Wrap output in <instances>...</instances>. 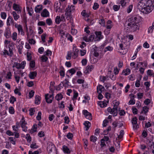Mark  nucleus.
Instances as JSON below:
<instances>
[{"label":"nucleus","mask_w":154,"mask_h":154,"mask_svg":"<svg viewBox=\"0 0 154 154\" xmlns=\"http://www.w3.org/2000/svg\"><path fill=\"white\" fill-rule=\"evenodd\" d=\"M60 75L62 77H63L65 76V71L64 69H62L60 70L59 72Z\"/></svg>","instance_id":"nucleus-50"},{"label":"nucleus","mask_w":154,"mask_h":154,"mask_svg":"<svg viewBox=\"0 0 154 154\" xmlns=\"http://www.w3.org/2000/svg\"><path fill=\"white\" fill-rule=\"evenodd\" d=\"M37 125L34 124L33 125V127L31 129L30 132L33 133L34 132H36L37 131Z\"/></svg>","instance_id":"nucleus-42"},{"label":"nucleus","mask_w":154,"mask_h":154,"mask_svg":"<svg viewBox=\"0 0 154 154\" xmlns=\"http://www.w3.org/2000/svg\"><path fill=\"white\" fill-rule=\"evenodd\" d=\"M137 8L142 13L147 14L153 9V4L150 0H141L138 3Z\"/></svg>","instance_id":"nucleus-1"},{"label":"nucleus","mask_w":154,"mask_h":154,"mask_svg":"<svg viewBox=\"0 0 154 154\" xmlns=\"http://www.w3.org/2000/svg\"><path fill=\"white\" fill-rule=\"evenodd\" d=\"M40 99L41 97L39 96H36L35 100V103L37 104H39L40 103Z\"/></svg>","instance_id":"nucleus-28"},{"label":"nucleus","mask_w":154,"mask_h":154,"mask_svg":"<svg viewBox=\"0 0 154 154\" xmlns=\"http://www.w3.org/2000/svg\"><path fill=\"white\" fill-rule=\"evenodd\" d=\"M84 125L85 126L86 131L88 130L91 125V124L90 122L88 121L85 122Z\"/></svg>","instance_id":"nucleus-23"},{"label":"nucleus","mask_w":154,"mask_h":154,"mask_svg":"<svg viewBox=\"0 0 154 154\" xmlns=\"http://www.w3.org/2000/svg\"><path fill=\"white\" fill-rule=\"evenodd\" d=\"M9 140L12 144L14 145L16 144V140L15 137H10L9 138Z\"/></svg>","instance_id":"nucleus-32"},{"label":"nucleus","mask_w":154,"mask_h":154,"mask_svg":"<svg viewBox=\"0 0 154 154\" xmlns=\"http://www.w3.org/2000/svg\"><path fill=\"white\" fill-rule=\"evenodd\" d=\"M48 146L47 147V150L48 152L54 151V152L56 150L54 145L52 143L50 142L48 143Z\"/></svg>","instance_id":"nucleus-11"},{"label":"nucleus","mask_w":154,"mask_h":154,"mask_svg":"<svg viewBox=\"0 0 154 154\" xmlns=\"http://www.w3.org/2000/svg\"><path fill=\"white\" fill-rule=\"evenodd\" d=\"M124 134V132L123 130H121L120 132V134L118 135V138L119 139L122 138Z\"/></svg>","instance_id":"nucleus-36"},{"label":"nucleus","mask_w":154,"mask_h":154,"mask_svg":"<svg viewBox=\"0 0 154 154\" xmlns=\"http://www.w3.org/2000/svg\"><path fill=\"white\" fill-rule=\"evenodd\" d=\"M141 21V17L140 16L134 15L132 17L129 18L128 22H132L133 23H135L138 24V23Z\"/></svg>","instance_id":"nucleus-4"},{"label":"nucleus","mask_w":154,"mask_h":154,"mask_svg":"<svg viewBox=\"0 0 154 154\" xmlns=\"http://www.w3.org/2000/svg\"><path fill=\"white\" fill-rule=\"evenodd\" d=\"M46 23L48 25H50L52 24V22L51 19L48 18L46 20Z\"/></svg>","instance_id":"nucleus-59"},{"label":"nucleus","mask_w":154,"mask_h":154,"mask_svg":"<svg viewBox=\"0 0 154 154\" xmlns=\"http://www.w3.org/2000/svg\"><path fill=\"white\" fill-rule=\"evenodd\" d=\"M9 112L11 114H14V113L15 111L14 108L12 106H10L9 109Z\"/></svg>","instance_id":"nucleus-44"},{"label":"nucleus","mask_w":154,"mask_h":154,"mask_svg":"<svg viewBox=\"0 0 154 154\" xmlns=\"http://www.w3.org/2000/svg\"><path fill=\"white\" fill-rule=\"evenodd\" d=\"M14 92L16 94H18L19 96L21 95V93L20 92L19 89L18 88H16L14 90Z\"/></svg>","instance_id":"nucleus-60"},{"label":"nucleus","mask_w":154,"mask_h":154,"mask_svg":"<svg viewBox=\"0 0 154 154\" xmlns=\"http://www.w3.org/2000/svg\"><path fill=\"white\" fill-rule=\"evenodd\" d=\"M42 113L40 111L38 112V115L36 117L38 121L40 120L41 119Z\"/></svg>","instance_id":"nucleus-54"},{"label":"nucleus","mask_w":154,"mask_h":154,"mask_svg":"<svg viewBox=\"0 0 154 154\" xmlns=\"http://www.w3.org/2000/svg\"><path fill=\"white\" fill-rule=\"evenodd\" d=\"M137 97L138 99H140L142 98L143 94V93H138L137 94Z\"/></svg>","instance_id":"nucleus-55"},{"label":"nucleus","mask_w":154,"mask_h":154,"mask_svg":"<svg viewBox=\"0 0 154 154\" xmlns=\"http://www.w3.org/2000/svg\"><path fill=\"white\" fill-rule=\"evenodd\" d=\"M107 78H108V76H101L100 77V80L101 82L104 83L105 81L106 80Z\"/></svg>","instance_id":"nucleus-46"},{"label":"nucleus","mask_w":154,"mask_h":154,"mask_svg":"<svg viewBox=\"0 0 154 154\" xmlns=\"http://www.w3.org/2000/svg\"><path fill=\"white\" fill-rule=\"evenodd\" d=\"M83 113L87 119L90 120L92 119L91 114L87 110H83Z\"/></svg>","instance_id":"nucleus-12"},{"label":"nucleus","mask_w":154,"mask_h":154,"mask_svg":"<svg viewBox=\"0 0 154 154\" xmlns=\"http://www.w3.org/2000/svg\"><path fill=\"white\" fill-rule=\"evenodd\" d=\"M128 28L132 32H135L137 30H139V24L133 23L132 22H128Z\"/></svg>","instance_id":"nucleus-3"},{"label":"nucleus","mask_w":154,"mask_h":154,"mask_svg":"<svg viewBox=\"0 0 154 154\" xmlns=\"http://www.w3.org/2000/svg\"><path fill=\"white\" fill-rule=\"evenodd\" d=\"M26 139L27 140V141L29 142L31 141V138L30 135L29 134H27L26 135Z\"/></svg>","instance_id":"nucleus-51"},{"label":"nucleus","mask_w":154,"mask_h":154,"mask_svg":"<svg viewBox=\"0 0 154 154\" xmlns=\"http://www.w3.org/2000/svg\"><path fill=\"white\" fill-rule=\"evenodd\" d=\"M61 21L60 19V16H57L55 19V22L57 24H59L60 23V22Z\"/></svg>","instance_id":"nucleus-34"},{"label":"nucleus","mask_w":154,"mask_h":154,"mask_svg":"<svg viewBox=\"0 0 154 154\" xmlns=\"http://www.w3.org/2000/svg\"><path fill=\"white\" fill-rule=\"evenodd\" d=\"M15 26L16 28L17 29L19 33H20L22 35H24V32L23 29V26L21 25L15 23Z\"/></svg>","instance_id":"nucleus-10"},{"label":"nucleus","mask_w":154,"mask_h":154,"mask_svg":"<svg viewBox=\"0 0 154 154\" xmlns=\"http://www.w3.org/2000/svg\"><path fill=\"white\" fill-rule=\"evenodd\" d=\"M68 72L71 74V75H72L76 71L74 69L72 68V69L69 70L68 71Z\"/></svg>","instance_id":"nucleus-57"},{"label":"nucleus","mask_w":154,"mask_h":154,"mask_svg":"<svg viewBox=\"0 0 154 154\" xmlns=\"http://www.w3.org/2000/svg\"><path fill=\"white\" fill-rule=\"evenodd\" d=\"M27 39L30 44L34 45L35 43V41L32 38H30V36L28 32L27 33Z\"/></svg>","instance_id":"nucleus-16"},{"label":"nucleus","mask_w":154,"mask_h":154,"mask_svg":"<svg viewBox=\"0 0 154 154\" xmlns=\"http://www.w3.org/2000/svg\"><path fill=\"white\" fill-rule=\"evenodd\" d=\"M93 68H86L85 70L84 71V73L85 74L89 73L93 69Z\"/></svg>","instance_id":"nucleus-43"},{"label":"nucleus","mask_w":154,"mask_h":154,"mask_svg":"<svg viewBox=\"0 0 154 154\" xmlns=\"http://www.w3.org/2000/svg\"><path fill=\"white\" fill-rule=\"evenodd\" d=\"M130 72L131 71L130 69L128 68L123 71L122 74L124 75H126L129 74Z\"/></svg>","instance_id":"nucleus-26"},{"label":"nucleus","mask_w":154,"mask_h":154,"mask_svg":"<svg viewBox=\"0 0 154 154\" xmlns=\"http://www.w3.org/2000/svg\"><path fill=\"white\" fill-rule=\"evenodd\" d=\"M126 2L125 0H121L120 2V4L123 7L126 6Z\"/></svg>","instance_id":"nucleus-52"},{"label":"nucleus","mask_w":154,"mask_h":154,"mask_svg":"<svg viewBox=\"0 0 154 154\" xmlns=\"http://www.w3.org/2000/svg\"><path fill=\"white\" fill-rule=\"evenodd\" d=\"M98 49L97 47H95L93 49V54L95 57H97L99 55Z\"/></svg>","instance_id":"nucleus-20"},{"label":"nucleus","mask_w":154,"mask_h":154,"mask_svg":"<svg viewBox=\"0 0 154 154\" xmlns=\"http://www.w3.org/2000/svg\"><path fill=\"white\" fill-rule=\"evenodd\" d=\"M9 51L10 53V54L11 55L13 54V47L12 45L11 44H10L8 46Z\"/></svg>","instance_id":"nucleus-39"},{"label":"nucleus","mask_w":154,"mask_h":154,"mask_svg":"<svg viewBox=\"0 0 154 154\" xmlns=\"http://www.w3.org/2000/svg\"><path fill=\"white\" fill-rule=\"evenodd\" d=\"M94 38V35H91L88 38L87 37H84V40L86 42H91L92 41Z\"/></svg>","instance_id":"nucleus-19"},{"label":"nucleus","mask_w":154,"mask_h":154,"mask_svg":"<svg viewBox=\"0 0 154 154\" xmlns=\"http://www.w3.org/2000/svg\"><path fill=\"white\" fill-rule=\"evenodd\" d=\"M97 139V137L94 135H92L90 137V141L94 142H95L96 141Z\"/></svg>","instance_id":"nucleus-38"},{"label":"nucleus","mask_w":154,"mask_h":154,"mask_svg":"<svg viewBox=\"0 0 154 154\" xmlns=\"http://www.w3.org/2000/svg\"><path fill=\"white\" fill-rule=\"evenodd\" d=\"M45 98L47 103H51L54 98L53 94H47L45 95Z\"/></svg>","instance_id":"nucleus-6"},{"label":"nucleus","mask_w":154,"mask_h":154,"mask_svg":"<svg viewBox=\"0 0 154 154\" xmlns=\"http://www.w3.org/2000/svg\"><path fill=\"white\" fill-rule=\"evenodd\" d=\"M4 35L7 38H8L11 36V32L9 28H6L4 33Z\"/></svg>","instance_id":"nucleus-15"},{"label":"nucleus","mask_w":154,"mask_h":154,"mask_svg":"<svg viewBox=\"0 0 154 154\" xmlns=\"http://www.w3.org/2000/svg\"><path fill=\"white\" fill-rule=\"evenodd\" d=\"M61 3L60 2H56L55 3L54 7L56 11L58 12H60L62 11V9L61 8Z\"/></svg>","instance_id":"nucleus-9"},{"label":"nucleus","mask_w":154,"mask_h":154,"mask_svg":"<svg viewBox=\"0 0 154 154\" xmlns=\"http://www.w3.org/2000/svg\"><path fill=\"white\" fill-rule=\"evenodd\" d=\"M63 98V95L61 93L57 94L55 97L56 99L59 101L62 99Z\"/></svg>","instance_id":"nucleus-30"},{"label":"nucleus","mask_w":154,"mask_h":154,"mask_svg":"<svg viewBox=\"0 0 154 154\" xmlns=\"http://www.w3.org/2000/svg\"><path fill=\"white\" fill-rule=\"evenodd\" d=\"M31 148L34 149H35L38 147V146L36 145V143H32L30 145Z\"/></svg>","instance_id":"nucleus-62"},{"label":"nucleus","mask_w":154,"mask_h":154,"mask_svg":"<svg viewBox=\"0 0 154 154\" xmlns=\"http://www.w3.org/2000/svg\"><path fill=\"white\" fill-rule=\"evenodd\" d=\"M49 12L46 9H44L41 14V16L43 17H47L49 16Z\"/></svg>","instance_id":"nucleus-17"},{"label":"nucleus","mask_w":154,"mask_h":154,"mask_svg":"<svg viewBox=\"0 0 154 154\" xmlns=\"http://www.w3.org/2000/svg\"><path fill=\"white\" fill-rule=\"evenodd\" d=\"M15 23L12 17L9 16L8 17L7 21V24L8 26H10L11 25L14 26Z\"/></svg>","instance_id":"nucleus-13"},{"label":"nucleus","mask_w":154,"mask_h":154,"mask_svg":"<svg viewBox=\"0 0 154 154\" xmlns=\"http://www.w3.org/2000/svg\"><path fill=\"white\" fill-rule=\"evenodd\" d=\"M1 16L2 19L5 20L6 19L7 17V14L5 12H1Z\"/></svg>","instance_id":"nucleus-37"},{"label":"nucleus","mask_w":154,"mask_h":154,"mask_svg":"<svg viewBox=\"0 0 154 154\" xmlns=\"http://www.w3.org/2000/svg\"><path fill=\"white\" fill-rule=\"evenodd\" d=\"M63 150L65 153H69L70 151L69 148L66 146L64 145L63 147Z\"/></svg>","instance_id":"nucleus-27"},{"label":"nucleus","mask_w":154,"mask_h":154,"mask_svg":"<svg viewBox=\"0 0 154 154\" xmlns=\"http://www.w3.org/2000/svg\"><path fill=\"white\" fill-rule=\"evenodd\" d=\"M75 10V6L73 5H68L65 10V15L66 16L69 18H71L72 17L71 15L72 12H73Z\"/></svg>","instance_id":"nucleus-2"},{"label":"nucleus","mask_w":154,"mask_h":154,"mask_svg":"<svg viewBox=\"0 0 154 154\" xmlns=\"http://www.w3.org/2000/svg\"><path fill=\"white\" fill-rule=\"evenodd\" d=\"M11 37L14 41H16L17 40V34L16 32H14L11 35Z\"/></svg>","instance_id":"nucleus-33"},{"label":"nucleus","mask_w":154,"mask_h":154,"mask_svg":"<svg viewBox=\"0 0 154 154\" xmlns=\"http://www.w3.org/2000/svg\"><path fill=\"white\" fill-rule=\"evenodd\" d=\"M81 14L84 17H89L87 13L85 10H83L81 12Z\"/></svg>","instance_id":"nucleus-40"},{"label":"nucleus","mask_w":154,"mask_h":154,"mask_svg":"<svg viewBox=\"0 0 154 154\" xmlns=\"http://www.w3.org/2000/svg\"><path fill=\"white\" fill-rule=\"evenodd\" d=\"M21 42V44L19 45L17 47L18 52L19 54H22V51L23 48V44L22 43V42Z\"/></svg>","instance_id":"nucleus-31"},{"label":"nucleus","mask_w":154,"mask_h":154,"mask_svg":"<svg viewBox=\"0 0 154 154\" xmlns=\"http://www.w3.org/2000/svg\"><path fill=\"white\" fill-rule=\"evenodd\" d=\"M95 33L96 35V37L98 38V40H100L103 38V36L102 35V32H96Z\"/></svg>","instance_id":"nucleus-25"},{"label":"nucleus","mask_w":154,"mask_h":154,"mask_svg":"<svg viewBox=\"0 0 154 154\" xmlns=\"http://www.w3.org/2000/svg\"><path fill=\"white\" fill-rule=\"evenodd\" d=\"M133 8V5H130L127 8V12L128 13H130L132 11Z\"/></svg>","instance_id":"nucleus-53"},{"label":"nucleus","mask_w":154,"mask_h":154,"mask_svg":"<svg viewBox=\"0 0 154 154\" xmlns=\"http://www.w3.org/2000/svg\"><path fill=\"white\" fill-rule=\"evenodd\" d=\"M42 9V5H38L35 8V11L36 13H39Z\"/></svg>","instance_id":"nucleus-29"},{"label":"nucleus","mask_w":154,"mask_h":154,"mask_svg":"<svg viewBox=\"0 0 154 154\" xmlns=\"http://www.w3.org/2000/svg\"><path fill=\"white\" fill-rule=\"evenodd\" d=\"M12 76L11 73L10 72H8L6 76V78L7 79H11Z\"/></svg>","instance_id":"nucleus-49"},{"label":"nucleus","mask_w":154,"mask_h":154,"mask_svg":"<svg viewBox=\"0 0 154 154\" xmlns=\"http://www.w3.org/2000/svg\"><path fill=\"white\" fill-rule=\"evenodd\" d=\"M13 7L14 10L17 11V14H19L21 13L22 8L19 5L14 3L13 5Z\"/></svg>","instance_id":"nucleus-7"},{"label":"nucleus","mask_w":154,"mask_h":154,"mask_svg":"<svg viewBox=\"0 0 154 154\" xmlns=\"http://www.w3.org/2000/svg\"><path fill=\"white\" fill-rule=\"evenodd\" d=\"M29 65L30 67H34L35 65V61H31L29 63Z\"/></svg>","instance_id":"nucleus-56"},{"label":"nucleus","mask_w":154,"mask_h":154,"mask_svg":"<svg viewBox=\"0 0 154 154\" xmlns=\"http://www.w3.org/2000/svg\"><path fill=\"white\" fill-rule=\"evenodd\" d=\"M112 27V22L110 20H108L106 22V28L108 29H110Z\"/></svg>","instance_id":"nucleus-24"},{"label":"nucleus","mask_w":154,"mask_h":154,"mask_svg":"<svg viewBox=\"0 0 154 154\" xmlns=\"http://www.w3.org/2000/svg\"><path fill=\"white\" fill-rule=\"evenodd\" d=\"M12 14L13 15L14 20L15 21H17L20 18V16L15 11H13L12 12Z\"/></svg>","instance_id":"nucleus-21"},{"label":"nucleus","mask_w":154,"mask_h":154,"mask_svg":"<svg viewBox=\"0 0 154 154\" xmlns=\"http://www.w3.org/2000/svg\"><path fill=\"white\" fill-rule=\"evenodd\" d=\"M38 136L40 137H42L45 136V134L43 131H40L38 133Z\"/></svg>","instance_id":"nucleus-58"},{"label":"nucleus","mask_w":154,"mask_h":154,"mask_svg":"<svg viewBox=\"0 0 154 154\" xmlns=\"http://www.w3.org/2000/svg\"><path fill=\"white\" fill-rule=\"evenodd\" d=\"M73 51L74 54L72 56V57L74 59H75L78 57V52L79 50L76 47L74 46L73 48Z\"/></svg>","instance_id":"nucleus-14"},{"label":"nucleus","mask_w":154,"mask_h":154,"mask_svg":"<svg viewBox=\"0 0 154 154\" xmlns=\"http://www.w3.org/2000/svg\"><path fill=\"white\" fill-rule=\"evenodd\" d=\"M99 23L101 25H102L103 26H105V22L104 19H101L100 20H99Z\"/></svg>","instance_id":"nucleus-63"},{"label":"nucleus","mask_w":154,"mask_h":154,"mask_svg":"<svg viewBox=\"0 0 154 154\" xmlns=\"http://www.w3.org/2000/svg\"><path fill=\"white\" fill-rule=\"evenodd\" d=\"M20 126L22 128V130L23 131L25 132L27 131V127L26 125L27 124V122L25 121L23 116L22 117V119L20 122Z\"/></svg>","instance_id":"nucleus-5"},{"label":"nucleus","mask_w":154,"mask_h":154,"mask_svg":"<svg viewBox=\"0 0 154 154\" xmlns=\"http://www.w3.org/2000/svg\"><path fill=\"white\" fill-rule=\"evenodd\" d=\"M107 110L110 113L113 114L114 116H117L118 110L116 107H114L112 109L111 107H109L108 108Z\"/></svg>","instance_id":"nucleus-8"},{"label":"nucleus","mask_w":154,"mask_h":154,"mask_svg":"<svg viewBox=\"0 0 154 154\" xmlns=\"http://www.w3.org/2000/svg\"><path fill=\"white\" fill-rule=\"evenodd\" d=\"M37 72L36 71L30 72L29 75V77L31 79H34L36 76Z\"/></svg>","instance_id":"nucleus-18"},{"label":"nucleus","mask_w":154,"mask_h":154,"mask_svg":"<svg viewBox=\"0 0 154 154\" xmlns=\"http://www.w3.org/2000/svg\"><path fill=\"white\" fill-rule=\"evenodd\" d=\"M137 119L136 117L133 118L131 120L132 123L133 125L137 124Z\"/></svg>","instance_id":"nucleus-41"},{"label":"nucleus","mask_w":154,"mask_h":154,"mask_svg":"<svg viewBox=\"0 0 154 154\" xmlns=\"http://www.w3.org/2000/svg\"><path fill=\"white\" fill-rule=\"evenodd\" d=\"M149 108L146 106H144L143 108V111L144 112V113L145 115H146V113L148 111Z\"/></svg>","instance_id":"nucleus-45"},{"label":"nucleus","mask_w":154,"mask_h":154,"mask_svg":"<svg viewBox=\"0 0 154 154\" xmlns=\"http://www.w3.org/2000/svg\"><path fill=\"white\" fill-rule=\"evenodd\" d=\"M64 122L68 124L69 122V119L68 116H65L64 118Z\"/></svg>","instance_id":"nucleus-64"},{"label":"nucleus","mask_w":154,"mask_h":154,"mask_svg":"<svg viewBox=\"0 0 154 154\" xmlns=\"http://www.w3.org/2000/svg\"><path fill=\"white\" fill-rule=\"evenodd\" d=\"M112 50L113 48L112 47L109 46L105 48L104 50V51L106 52L107 51H111Z\"/></svg>","instance_id":"nucleus-35"},{"label":"nucleus","mask_w":154,"mask_h":154,"mask_svg":"<svg viewBox=\"0 0 154 154\" xmlns=\"http://www.w3.org/2000/svg\"><path fill=\"white\" fill-rule=\"evenodd\" d=\"M104 89V87L101 85H99L97 87V91L98 93H101Z\"/></svg>","instance_id":"nucleus-22"},{"label":"nucleus","mask_w":154,"mask_h":154,"mask_svg":"<svg viewBox=\"0 0 154 154\" xmlns=\"http://www.w3.org/2000/svg\"><path fill=\"white\" fill-rule=\"evenodd\" d=\"M113 103L114 104V107H116L118 109V106L119 105V102L116 100L113 101Z\"/></svg>","instance_id":"nucleus-47"},{"label":"nucleus","mask_w":154,"mask_h":154,"mask_svg":"<svg viewBox=\"0 0 154 154\" xmlns=\"http://www.w3.org/2000/svg\"><path fill=\"white\" fill-rule=\"evenodd\" d=\"M16 98L14 97H11L10 99V103H13L14 101H16Z\"/></svg>","instance_id":"nucleus-61"},{"label":"nucleus","mask_w":154,"mask_h":154,"mask_svg":"<svg viewBox=\"0 0 154 154\" xmlns=\"http://www.w3.org/2000/svg\"><path fill=\"white\" fill-rule=\"evenodd\" d=\"M29 111L30 112L29 115L30 116H32L34 114V112H35V109L34 108H32L29 109Z\"/></svg>","instance_id":"nucleus-48"}]
</instances>
